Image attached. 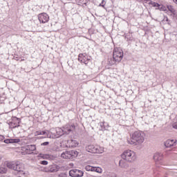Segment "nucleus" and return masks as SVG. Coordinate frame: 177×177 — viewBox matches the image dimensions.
<instances>
[{
    "instance_id": "nucleus-1",
    "label": "nucleus",
    "mask_w": 177,
    "mask_h": 177,
    "mask_svg": "<svg viewBox=\"0 0 177 177\" xmlns=\"http://www.w3.org/2000/svg\"><path fill=\"white\" fill-rule=\"evenodd\" d=\"M145 134L141 131H136L130 134V138L127 139V142L131 145H142L145 142Z\"/></svg>"
},
{
    "instance_id": "nucleus-2",
    "label": "nucleus",
    "mask_w": 177,
    "mask_h": 177,
    "mask_svg": "<svg viewBox=\"0 0 177 177\" xmlns=\"http://www.w3.org/2000/svg\"><path fill=\"white\" fill-rule=\"evenodd\" d=\"M55 132L52 133L51 131L45 130V131H37L35 136H44V138H58L59 136L64 135L63 127H56Z\"/></svg>"
},
{
    "instance_id": "nucleus-3",
    "label": "nucleus",
    "mask_w": 177,
    "mask_h": 177,
    "mask_svg": "<svg viewBox=\"0 0 177 177\" xmlns=\"http://www.w3.org/2000/svg\"><path fill=\"white\" fill-rule=\"evenodd\" d=\"M123 56H124L123 50L118 47H115L113 49V58L108 59V64L109 66H113L116 64L117 63H120L123 59Z\"/></svg>"
},
{
    "instance_id": "nucleus-4",
    "label": "nucleus",
    "mask_w": 177,
    "mask_h": 177,
    "mask_svg": "<svg viewBox=\"0 0 177 177\" xmlns=\"http://www.w3.org/2000/svg\"><path fill=\"white\" fill-rule=\"evenodd\" d=\"M7 167L10 169L17 171V175H19L20 177L27 176V174L24 171V165L21 162H8Z\"/></svg>"
},
{
    "instance_id": "nucleus-5",
    "label": "nucleus",
    "mask_w": 177,
    "mask_h": 177,
    "mask_svg": "<svg viewBox=\"0 0 177 177\" xmlns=\"http://www.w3.org/2000/svg\"><path fill=\"white\" fill-rule=\"evenodd\" d=\"M122 158L127 162H133L136 160V153L132 150H125L122 153Z\"/></svg>"
},
{
    "instance_id": "nucleus-6",
    "label": "nucleus",
    "mask_w": 177,
    "mask_h": 177,
    "mask_svg": "<svg viewBox=\"0 0 177 177\" xmlns=\"http://www.w3.org/2000/svg\"><path fill=\"white\" fill-rule=\"evenodd\" d=\"M153 160L157 167L167 165V162L164 160V154L157 152L153 154Z\"/></svg>"
},
{
    "instance_id": "nucleus-7",
    "label": "nucleus",
    "mask_w": 177,
    "mask_h": 177,
    "mask_svg": "<svg viewBox=\"0 0 177 177\" xmlns=\"http://www.w3.org/2000/svg\"><path fill=\"white\" fill-rule=\"evenodd\" d=\"M86 150L92 153H102L104 152V148L100 145H88L86 147Z\"/></svg>"
},
{
    "instance_id": "nucleus-8",
    "label": "nucleus",
    "mask_w": 177,
    "mask_h": 177,
    "mask_svg": "<svg viewBox=\"0 0 177 177\" xmlns=\"http://www.w3.org/2000/svg\"><path fill=\"white\" fill-rule=\"evenodd\" d=\"M78 156V152L76 150L65 151L61 153V158L64 159H73Z\"/></svg>"
},
{
    "instance_id": "nucleus-9",
    "label": "nucleus",
    "mask_w": 177,
    "mask_h": 177,
    "mask_svg": "<svg viewBox=\"0 0 177 177\" xmlns=\"http://www.w3.org/2000/svg\"><path fill=\"white\" fill-rule=\"evenodd\" d=\"M63 128V133L64 135H69V133H73L75 130V124H65Z\"/></svg>"
},
{
    "instance_id": "nucleus-10",
    "label": "nucleus",
    "mask_w": 177,
    "mask_h": 177,
    "mask_svg": "<svg viewBox=\"0 0 177 177\" xmlns=\"http://www.w3.org/2000/svg\"><path fill=\"white\" fill-rule=\"evenodd\" d=\"M78 59L82 64L87 65L88 64V62L91 61V57L86 53H80L79 54Z\"/></svg>"
},
{
    "instance_id": "nucleus-11",
    "label": "nucleus",
    "mask_w": 177,
    "mask_h": 177,
    "mask_svg": "<svg viewBox=\"0 0 177 177\" xmlns=\"http://www.w3.org/2000/svg\"><path fill=\"white\" fill-rule=\"evenodd\" d=\"M69 176L71 177H82L84 176V171L73 169L69 171Z\"/></svg>"
},
{
    "instance_id": "nucleus-12",
    "label": "nucleus",
    "mask_w": 177,
    "mask_h": 177,
    "mask_svg": "<svg viewBox=\"0 0 177 177\" xmlns=\"http://www.w3.org/2000/svg\"><path fill=\"white\" fill-rule=\"evenodd\" d=\"M21 120L17 117H12V121L10 122L9 125L10 129H15L19 127Z\"/></svg>"
},
{
    "instance_id": "nucleus-13",
    "label": "nucleus",
    "mask_w": 177,
    "mask_h": 177,
    "mask_svg": "<svg viewBox=\"0 0 177 177\" xmlns=\"http://www.w3.org/2000/svg\"><path fill=\"white\" fill-rule=\"evenodd\" d=\"M38 19L40 23L45 24L49 21V15L47 13H40L38 15Z\"/></svg>"
},
{
    "instance_id": "nucleus-14",
    "label": "nucleus",
    "mask_w": 177,
    "mask_h": 177,
    "mask_svg": "<svg viewBox=\"0 0 177 177\" xmlns=\"http://www.w3.org/2000/svg\"><path fill=\"white\" fill-rule=\"evenodd\" d=\"M149 5L152 6V7L156 8V9H157L158 10L165 11V6H164L161 3L151 1V0H150V2H149Z\"/></svg>"
},
{
    "instance_id": "nucleus-15",
    "label": "nucleus",
    "mask_w": 177,
    "mask_h": 177,
    "mask_svg": "<svg viewBox=\"0 0 177 177\" xmlns=\"http://www.w3.org/2000/svg\"><path fill=\"white\" fill-rule=\"evenodd\" d=\"M35 150H36L35 145H28L26 147V150L25 152H24V154L26 153L27 155H31Z\"/></svg>"
},
{
    "instance_id": "nucleus-16",
    "label": "nucleus",
    "mask_w": 177,
    "mask_h": 177,
    "mask_svg": "<svg viewBox=\"0 0 177 177\" xmlns=\"http://www.w3.org/2000/svg\"><path fill=\"white\" fill-rule=\"evenodd\" d=\"M176 140H167V141L165 142L164 145L166 148H171V147L176 146Z\"/></svg>"
},
{
    "instance_id": "nucleus-17",
    "label": "nucleus",
    "mask_w": 177,
    "mask_h": 177,
    "mask_svg": "<svg viewBox=\"0 0 177 177\" xmlns=\"http://www.w3.org/2000/svg\"><path fill=\"white\" fill-rule=\"evenodd\" d=\"M68 145L69 148H75V147L78 146L79 142L77 140H68Z\"/></svg>"
},
{
    "instance_id": "nucleus-18",
    "label": "nucleus",
    "mask_w": 177,
    "mask_h": 177,
    "mask_svg": "<svg viewBox=\"0 0 177 177\" xmlns=\"http://www.w3.org/2000/svg\"><path fill=\"white\" fill-rule=\"evenodd\" d=\"M59 171V167L57 165H50L48 167V171L51 173L57 172Z\"/></svg>"
},
{
    "instance_id": "nucleus-19",
    "label": "nucleus",
    "mask_w": 177,
    "mask_h": 177,
    "mask_svg": "<svg viewBox=\"0 0 177 177\" xmlns=\"http://www.w3.org/2000/svg\"><path fill=\"white\" fill-rule=\"evenodd\" d=\"M21 142L20 139H6L4 140V142L7 145H9L10 143H19Z\"/></svg>"
},
{
    "instance_id": "nucleus-20",
    "label": "nucleus",
    "mask_w": 177,
    "mask_h": 177,
    "mask_svg": "<svg viewBox=\"0 0 177 177\" xmlns=\"http://www.w3.org/2000/svg\"><path fill=\"white\" fill-rule=\"evenodd\" d=\"M100 127L102 130H108L109 128V123L105 122V121H103L102 122H100Z\"/></svg>"
},
{
    "instance_id": "nucleus-21",
    "label": "nucleus",
    "mask_w": 177,
    "mask_h": 177,
    "mask_svg": "<svg viewBox=\"0 0 177 177\" xmlns=\"http://www.w3.org/2000/svg\"><path fill=\"white\" fill-rule=\"evenodd\" d=\"M76 3L80 6H84L88 3V0H75Z\"/></svg>"
},
{
    "instance_id": "nucleus-22",
    "label": "nucleus",
    "mask_w": 177,
    "mask_h": 177,
    "mask_svg": "<svg viewBox=\"0 0 177 177\" xmlns=\"http://www.w3.org/2000/svg\"><path fill=\"white\" fill-rule=\"evenodd\" d=\"M127 164L125 162V160H121L119 161V166L121 167V168H126Z\"/></svg>"
},
{
    "instance_id": "nucleus-23",
    "label": "nucleus",
    "mask_w": 177,
    "mask_h": 177,
    "mask_svg": "<svg viewBox=\"0 0 177 177\" xmlns=\"http://www.w3.org/2000/svg\"><path fill=\"white\" fill-rule=\"evenodd\" d=\"M85 169L86 171H94V167L88 165L85 167Z\"/></svg>"
},
{
    "instance_id": "nucleus-24",
    "label": "nucleus",
    "mask_w": 177,
    "mask_h": 177,
    "mask_svg": "<svg viewBox=\"0 0 177 177\" xmlns=\"http://www.w3.org/2000/svg\"><path fill=\"white\" fill-rule=\"evenodd\" d=\"M167 9L169 11L171 12V14H175L176 10L174 8V6H168Z\"/></svg>"
},
{
    "instance_id": "nucleus-25",
    "label": "nucleus",
    "mask_w": 177,
    "mask_h": 177,
    "mask_svg": "<svg viewBox=\"0 0 177 177\" xmlns=\"http://www.w3.org/2000/svg\"><path fill=\"white\" fill-rule=\"evenodd\" d=\"M7 169L4 167H0V177H2L3 174L6 173Z\"/></svg>"
},
{
    "instance_id": "nucleus-26",
    "label": "nucleus",
    "mask_w": 177,
    "mask_h": 177,
    "mask_svg": "<svg viewBox=\"0 0 177 177\" xmlns=\"http://www.w3.org/2000/svg\"><path fill=\"white\" fill-rule=\"evenodd\" d=\"M93 171L101 174V173H102V169H101V167H94V171Z\"/></svg>"
},
{
    "instance_id": "nucleus-27",
    "label": "nucleus",
    "mask_w": 177,
    "mask_h": 177,
    "mask_svg": "<svg viewBox=\"0 0 177 177\" xmlns=\"http://www.w3.org/2000/svg\"><path fill=\"white\" fill-rule=\"evenodd\" d=\"M40 163H41L42 165H48V161H47V160H41V161L40 162Z\"/></svg>"
},
{
    "instance_id": "nucleus-28",
    "label": "nucleus",
    "mask_w": 177,
    "mask_h": 177,
    "mask_svg": "<svg viewBox=\"0 0 177 177\" xmlns=\"http://www.w3.org/2000/svg\"><path fill=\"white\" fill-rule=\"evenodd\" d=\"M172 128L177 129V122L172 124Z\"/></svg>"
},
{
    "instance_id": "nucleus-29",
    "label": "nucleus",
    "mask_w": 177,
    "mask_h": 177,
    "mask_svg": "<svg viewBox=\"0 0 177 177\" xmlns=\"http://www.w3.org/2000/svg\"><path fill=\"white\" fill-rule=\"evenodd\" d=\"M49 142L48 141H46L45 142L41 143V146H47L48 145Z\"/></svg>"
},
{
    "instance_id": "nucleus-30",
    "label": "nucleus",
    "mask_w": 177,
    "mask_h": 177,
    "mask_svg": "<svg viewBox=\"0 0 177 177\" xmlns=\"http://www.w3.org/2000/svg\"><path fill=\"white\" fill-rule=\"evenodd\" d=\"M5 139V137L3 136H1L0 134V142H2Z\"/></svg>"
},
{
    "instance_id": "nucleus-31",
    "label": "nucleus",
    "mask_w": 177,
    "mask_h": 177,
    "mask_svg": "<svg viewBox=\"0 0 177 177\" xmlns=\"http://www.w3.org/2000/svg\"><path fill=\"white\" fill-rule=\"evenodd\" d=\"M50 157L49 154H46V156H44V159H48Z\"/></svg>"
},
{
    "instance_id": "nucleus-32",
    "label": "nucleus",
    "mask_w": 177,
    "mask_h": 177,
    "mask_svg": "<svg viewBox=\"0 0 177 177\" xmlns=\"http://www.w3.org/2000/svg\"><path fill=\"white\" fill-rule=\"evenodd\" d=\"M53 150H54L55 151H58L59 148H58L57 147H53Z\"/></svg>"
},
{
    "instance_id": "nucleus-33",
    "label": "nucleus",
    "mask_w": 177,
    "mask_h": 177,
    "mask_svg": "<svg viewBox=\"0 0 177 177\" xmlns=\"http://www.w3.org/2000/svg\"><path fill=\"white\" fill-rule=\"evenodd\" d=\"M104 0H102V3H101V4H103V3H104Z\"/></svg>"
},
{
    "instance_id": "nucleus-34",
    "label": "nucleus",
    "mask_w": 177,
    "mask_h": 177,
    "mask_svg": "<svg viewBox=\"0 0 177 177\" xmlns=\"http://www.w3.org/2000/svg\"><path fill=\"white\" fill-rule=\"evenodd\" d=\"M100 6H102V7H104V6L102 5V3H100Z\"/></svg>"
},
{
    "instance_id": "nucleus-35",
    "label": "nucleus",
    "mask_w": 177,
    "mask_h": 177,
    "mask_svg": "<svg viewBox=\"0 0 177 177\" xmlns=\"http://www.w3.org/2000/svg\"><path fill=\"white\" fill-rule=\"evenodd\" d=\"M145 1H150V0H145Z\"/></svg>"
},
{
    "instance_id": "nucleus-36",
    "label": "nucleus",
    "mask_w": 177,
    "mask_h": 177,
    "mask_svg": "<svg viewBox=\"0 0 177 177\" xmlns=\"http://www.w3.org/2000/svg\"><path fill=\"white\" fill-rule=\"evenodd\" d=\"M131 171L133 172V169H131Z\"/></svg>"
},
{
    "instance_id": "nucleus-37",
    "label": "nucleus",
    "mask_w": 177,
    "mask_h": 177,
    "mask_svg": "<svg viewBox=\"0 0 177 177\" xmlns=\"http://www.w3.org/2000/svg\"><path fill=\"white\" fill-rule=\"evenodd\" d=\"M176 3L177 4V0H176Z\"/></svg>"
}]
</instances>
